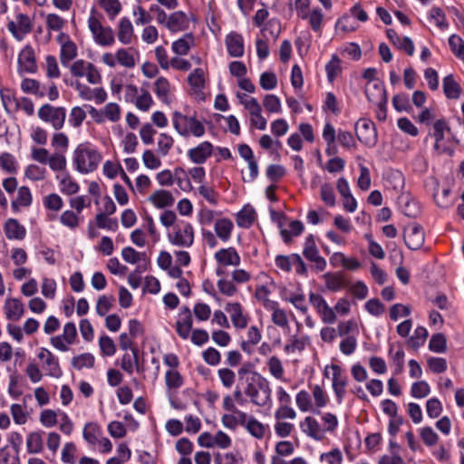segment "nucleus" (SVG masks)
Returning a JSON list of instances; mask_svg holds the SVG:
<instances>
[{
    "mask_svg": "<svg viewBox=\"0 0 464 464\" xmlns=\"http://www.w3.org/2000/svg\"><path fill=\"white\" fill-rule=\"evenodd\" d=\"M245 394L249 397L253 404L265 406L270 400L271 389L266 379L255 373L250 380H247Z\"/></svg>",
    "mask_w": 464,
    "mask_h": 464,
    "instance_id": "nucleus-1",
    "label": "nucleus"
},
{
    "mask_svg": "<svg viewBox=\"0 0 464 464\" xmlns=\"http://www.w3.org/2000/svg\"><path fill=\"white\" fill-rule=\"evenodd\" d=\"M101 153L90 147L80 145L74 151L73 162L81 173H90L95 170L102 161Z\"/></svg>",
    "mask_w": 464,
    "mask_h": 464,
    "instance_id": "nucleus-2",
    "label": "nucleus"
},
{
    "mask_svg": "<svg viewBox=\"0 0 464 464\" xmlns=\"http://www.w3.org/2000/svg\"><path fill=\"white\" fill-rule=\"evenodd\" d=\"M173 126L183 137L192 134L195 137H201L205 133L204 125L195 117H187L179 111L173 113Z\"/></svg>",
    "mask_w": 464,
    "mask_h": 464,
    "instance_id": "nucleus-3",
    "label": "nucleus"
},
{
    "mask_svg": "<svg viewBox=\"0 0 464 464\" xmlns=\"http://www.w3.org/2000/svg\"><path fill=\"white\" fill-rule=\"evenodd\" d=\"M194 237L192 225L185 220L178 221L168 234V238L172 245L183 248L190 247L194 243Z\"/></svg>",
    "mask_w": 464,
    "mask_h": 464,
    "instance_id": "nucleus-4",
    "label": "nucleus"
},
{
    "mask_svg": "<svg viewBox=\"0 0 464 464\" xmlns=\"http://www.w3.org/2000/svg\"><path fill=\"white\" fill-rule=\"evenodd\" d=\"M88 27L92 32L96 44L102 46H111L115 42L113 30L109 26H103L100 17L92 10L88 19Z\"/></svg>",
    "mask_w": 464,
    "mask_h": 464,
    "instance_id": "nucleus-5",
    "label": "nucleus"
},
{
    "mask_svg": "<svg viewBox=\"0 0 464 464\" xmlns=\"http://www.w3.org/2000/svg\"><path fill=\"white\" fill-rule=\"evenodd\" d=\"M37 115L41 121L51 124L55 130H59L64 125L66 110L63 107H54L45 103L39 108Z\"/></svg>",
    "mask_w": 464,
    "mask_h": 464,
    "instance_id": "nucleus-6",
    "label": "nucleus"
},
{
    "mask_svg": "<svg viewBox=\"0 0 464 464\" xmlns=\"http://www.w3.org/2000/svg\"><path fill=\"white\" fill-rule=\"evenodd\" d=\"M328 368L332 370V386L336 396V401L341 404L346 393V386L348 384V378L345 375L343 370L338 364H332L330 367H326L324 370V375L328 376Z\"/></svg>",
    "mask_w": 464,
    "mask_h": 464,
    "instance_id": "nucleus-7",
    "label": "nucleus"
},
{
    "mask_svg": "<svg viewBox=\"0 0 464 464\" xmlns=\"http://www.w3.org/2000/svg\"><path fill=\"white\" fill-rule=\"evenodd\" d=\"M309 301L324 324H334L336 320L334 309L330 307L325 299L319 294L311 292Z\"/></svg>",
    "mask_w": 464,
    "mask_h": 464,
    "instance_id": "nucleus-8",
    "label": "nucleus"
},
{
    "mask_svg": "<svg viewBox=\"0 0 464 464\" xmlns=\"http://www.w3.org/2000/svg\"><path fill=\"white\" fill-rule=\"evenodd\" d=\"M357 139L367 146H373L377 140V133L374 123L370 120L360 119L355 123Z\"/></svg>",
    "mask_w": 464,
    "mask_h": 464,
    "instance_id": "nucleus-9",
    "label": "nucleus"
},
{
    "mask_svg": "<svg viewBox=\"0 0 464 464\" xmlns=\"http://www.w3.org/2000/svg\"><path fill=\"white\" fill-rule=\"evenodd\" d=\"M403 237L406 246L410 249L418 250L425 241L423 227L419 224H412L404 229Z\"/></svg>",
    "mask_w": 464,
    "mask_h": 464,
    "instance_id": "nucleus-10",
    "label": "nucleus"
},
{
    "mask_svg": "<svg viewBox=\"0 0 464 464\" xmlns=\"http://www.w3.org/2000/svg\"><path fill=\"white\" fill-rule=\"evenodd\" d=\"M215 259L219 266H237L240 265L241 258L234 247L221 248L215 254ZM217 274L218 276L224 274L221 267H218Z\"/></svg>",
    "mask_w": 464,
    "mask_h": 464,
    "instance_id": "nucleus-11",
    "label": "nucleus"
},
{
    "mask_svg": "<svg viewBox=\"0 0 464 464\" xmlns=\"http://www.w3.org/2000/svg\"><path fill=\"white\" fill-rule=\"evenodd\" d=\"M303 255L307 260L314 264V267L317 271H324L326 268V261L319 255V251L312 235L305 238Z\"/></svg>",
    "mask_w": 464,
    "mask_h": 464,
    "instance_id": "nucleus-12",
    "label": "nucleus"
},
{
    "mask_svg": "<svg viewBox=\"0 0 464 464\" xmlns=\"http://www.w3.org/2000/svg\"><path fill=\"white\" fill-rule=\"evenodd\" d=\"M7 29L16 40L21 41L24 36L32 30L29 16L24 14H18L15 17V21H10L7 24Z\"/></svg>",
    "mask_w": 464,
    "mask_h": 464,
    "instance_id": "nucleus-13",
    "label": "nucleus"
},
{
    "mask_svg": "<svg viewBox=\"0 0 464 464\" xmlns=\"http://www.w3.org/2000/svg\"><path fill=\"white\" fill-rule=\"evenodd\" d=\"M227 51L231 57L240 58L245 53V42L241 34L230 32L225 37Z\"/></svg>",
    "mask_w": 464,
    "mask_h": 464,
    "instance_id": "nucleus-14",
    "label": "nucleus"
},
{
    "mask_svg": "<svg viewBox=\"0 0 464 464\" xmlns=\"http://www.w3.org/2000/svg\"><path fill=\"white\" fill-rule=\"evenodd\" d=\"M37 357L44 361V367L47 371V374L53 378H59L62 376L63 372L61 370L59 361L49 350L46 348H41Z\"/></svg>",
    "mask_w": 464,
    "mask_h": 464,
    "instance_id": "nucleus-15",
    "label": "nucleus"
},
{
    "mask_svg": "<svg viewBox=\"0 0 464 464\" xmlns=\"http://www.w3.org/2000/svg\"><path fill=\"white\" fill-rule=\"evenodd\" d=\"M3 310L7 320L17 322L24 314V305L20 299L8 297L5 301Z\"/></svg>",
    "mask_w": 464,
    "mask_h": 464,
    "instance_id": "nucleus-16",
    "label": "nucleus"
},
{
    "mask_svg": "<svg viewBox=\"0 0 464 464\" xmlns=\"http://www.w3.org/2000/svg\"><path fill=\"white\" fill-rule=\"evenodd\" d=\"M192 314L188 307L185 306L180 310L176 322V331L182 339L188 338L192 329Z\"/></svg>",
    "mask_w": 464,
    "mask_h": 464,
    "instance_id": "nucleus-17",
    "label": "nucleus"
},
{
    "mask_svg": "<svg viewBox=\"0 0 464 464\" xmlns=\"http://www.w3.org/2000/svg\"><path fill=\"white\" fill-rule=\"evenodd\" d=\"M19 69L22 72L34 73L37 70L35 54L34 49L30 45L24 46L19 53L18 57Z\"/></svg>",
    "mask_w": 464,
    "mask_h": 464,
    "instance_id": "nucleus-18",
    "label": "nucleus"
},
{
    "mask_svg": "<svg viewBox=\"0 0 464 464\" xmlns=\"http://www.w3.org/2000/svg\"><path fill=\"white\" fill-rule=\"evenodd\" d=\"M226 311L229 314L232 324L237 329H244L248 324V316L243 313L239 303H230L226 306Z\"/></svg>",
    "mask_w": 464,
    "mask_h": 464,
    "instance_id": "nucleus-19",
    "label": "nucleus"
},
{
    "mask_svg": "<svg viewBox=\"0 0 464 464\" xmlns=\"http://www.w3.org/2000/svg\"><path fill=\"white\" fill-rule=\"evenodd\" d=\"M213 152V145L208 141H204L197 147L188 151V156L195 164L204 163Z\"/></svg>",
    "mask_w": 464,
    "mask_h": 464,
    "instance_id": "nucleus-20",
    "label": "nucleus"
},
{
    "mask_svg": "<svg viewBox=\"0 0 464 464\" xmlns=\"http://www.w3.org/2000/svg\"><path fill=\"white\" fill-rule=\"evenodd\" d=\"M139 53L134 48H120L116 51L117 64L126 68L133 69L137 63Z\"/></svg>",
    "mask_w": 464,
    "mask_h": 464,
    "instance_id": "nucleus-21",
    "label": "nucleus"
},
{
    "mask_svg": "<svg viewBox=\"0 0 464 464\" xmlns=\"http://www.w3.org/2000/svg\"><path fill=\"white\" fill-rule=\"evenodd\" d=\"M365 93L369 102L376 103H387L388 97L384 86L379 82L368 83L365 87Z\"/></svg>",
    "mask_w": 464,
    "mask_h": 464,
    "instance_id": "nucleus-22",
    "label": "nucleus"
},
{
    "mask_svg": "<svg viewBox=\"0 0 464 464\" xmlns=\"http://www.w3.org/2000/svg\"><path fill=\"white\" fill-rule=\"evenodd\" d=\"M58 41L62 44L61 46V62L63 64L74 59L77 55V46L71 41L67 35L61 34L58 36Z\"/></svg>",
    "mask_w": 464,
    "mask_h": 464,
    "instance_id": "nucleus-23",
    "label": "nucleus"
},
{
    "mask_svg": "<svg viewBox=\"0 0 464 464\" xmlns=\"http://www.w3.org/2000/svg\"><path fill=\"white\" fill-rule=\"evenodd\" d=\"M166 27L172 33L184 31L188 27V18L182 11L174 12L169 16Z\"/></svg>",
    "mask_w": 464,
    "mask_h": 464,
    "instance_id": "nucleus-24",
    "label": "nucleus"
},
{
    "mask_svg": "<svg viewBox=\"0 0 464 464\" xmlns=\"http://www.w3.org/2000/svg\"><path fill=\"white\" fill-rule=\"evenodd\" d=\"M2 101H3L4 107L7 111H9V107L12 105V102H14L15 109L22 110L28 116L33 115L34 112V103L28 98H23L18 101V100L12 98L9 95L2 94Z\"/></svg>",
    "mask_w": 464,
    "mask_h": 464,
    "instance_id": "nucleus-25",
    "label": "nucleus"
},
{
    "mask_svg": "<svg viewBox=\"0 0 464 464\" xmlns=\"http://www.w3.org/2000/svg\"><path fill=\"white\" fill-rule=\"evenodd\" d=\"M138 349L131 348V353H124L121 359V368L129 374H131L136 369L137 372H142V367L139 361Z\"/></svg>",
    "mask_w": 464,
    "mask_h": 464,
    "instance_id": "nucleus-26",
    "label": "nucleus"
},
{
    "mask_svg": "<svg viewBox=\"0 0 464 464\" xmlns=\"http://www.w3.org/2000/svg\"><path fill=\"white\" fill-rule=\"evenodd\" d=\"M149 201L158 208H165L174 204V197L171 192L164 189L154 191L150 197Z\"/></svg>",
    "mask_w": 464,
    "mask_h": 464,
    "instance_id": "nucleus-27",
    "label": "nucleus"
},
{
    "mask_svg": "<svg viewBox=\"0 0 464 464\" xmlns=\"http://www.w3.org/2000/svg\"><path fill=\"white\" fill-rule=\"evenodd\" d=\"M5 233L8 239L22 240L24 238L26 230L18 220L9 218L5 223Z\"/></svg>",
    "mask_w": 464,
    "mask_h": 464,
    "instance_id": "nucleus-28",
    "label": "nucleus"
},
{
    "mask_svg": "<svg viewBox=\"0 0 464 464\" xmlns=\"http://www.w3.org/2000/svg\"><path fill=\"white\" fill-rule=\"evenodd\" d=\"M118 40L122 44H131L134 38V30L132 24L128 18H121L119 22L118 32H117Z\"/></svg>",
    "mask_w": 464,
    "mask_h": 464,
    "instance_id": "nucleus-29",
    "label": "nucleus"
},
{
    "mask_svg": "<svg viewBox=\"0 0 464 464\" xmlns=\"http://www.w3.org/2000/svg\"><path fill=\"white\" fill-rule=\"evenodd\" d=\"M233 228V222L226 218L216 220L214 225L216 236L223 242H227L230 239Z\"/></svg>",
    "mask_w": 464,
    "mask_h": 464,
    "instance_id": "nucleus-30",
    "label": "nucleus"
},
{
    "mask_svg": "<svg viewBox=\"0 0 464 464\" xmlns=\"http://www.w3.org/2000/svg\"><path fill=\"white\" fill-rule=\"evenodd\" d=\"M194 45L195 38L193 34H186L183 37L172 43L171 49L177 55H187Z\"/></svg>",
    "mask_w": 464,
    "mask_h": 464,
    "instance_id": "nucleus-31",
    "label": "nucleus"
},
{
    "mask_svg": "<svg viewBox=\"0 0 464 464\" xmlns=\"http://www.w3.org/2000/svg\"><path fill=\"white\" fill-rule=\"evenodd\" d=\"M33 201V197L29 188L23 186L20 187L17 190V196L14 200L12 201V208L14 211L17 212L21 208H28L31 206Z\"/></svg>",
    "mask_w": 464,
    "mask_h": 464,
    "instance_id": "nucleus-32",
    "label": "nucleus"
},
{
    "mask_svg": "<svg viewBox=\"0 0 464 464\" xmlns=\"http://www.w3.org/2000/svg\"><path fill=\"white\" fill-rule=\"evenodd\" d=\"M303 430L310 437L315 440H321L324 437V431L318 421L313 417H306L301 424Z\"/></svg>",
    "mask_w": 464,
    "mask_h": 464,
    "instance_id": "nucleus-33",
    "label": "nucleus"
},
{
    "mask_svg": "<svg viewBox=\"0 0 464 464\" xmlns=\"http://www.w3.org/2000/svg\"><path fill=\"white\" fill-rule=\"evenodd\" d=\"M84 440L91 445L96 446L102 437V430L99 425L94 422H89L84 426L82 432Z\"/></svg>",
    "mask_w": 464,
    "mask_h": 464,
    "instance_id": "nucleus-34",
    "label": "nucleus"
},
{
    "mask_svg": "<svg viewBox=\"0 0 464 464\" xmlns=\"http://www.w3.org/2000/svg\"><path fill=\"white\" fill-rule=\"evenodd\" d=\"M443 92L448 99L459 98L462 89L451 74L443 79Z\"/></svg>",
    "mask_w": 464,
    "mask_h": 464,
    "instance_id": "nucleus-35",
    "label": "nucleus"
},
{
    "mask_svg": "<svg viewBox=\"0 0 464 464\" xmlns=\"http://www.w3.org/2000/svg\"><path fill=\"white\" fill-rule=\"evenodd\" d=\"M60 182V189L65 195H74L79 189V184L70 176V174L65 173L63 175H59L56 177Z\"/></svg>",
    "mask_w": 464,
    "mask_h": 464,
    "instance_id": "nucleus-36",
    "label": "nucleus"
},
{
    "mask_svg": "<svg viewBox=\"0 0 464 464\" xmlns=\"http://www.w3.org/2000/svg\"><path fill=\"white\" fill-rule=\"evenodd\" d=\"M245 429L251 436L257 440H263L267 431V426L253 416L249 417V422Z\"/></svg>",
    "mask_w": 464,
    "mask_h": 464,
    "instance_id": "nucleus-37",
    "label": "nucleus"
},
{
    "mask_svg": "<svg viewBox=\"0 0 464 464\" xmlns=\"http://www.w3.org/2000/svg\"><path fill=\"white\" fill-rule=\"evenodd\" d=\"M324 279L327 289L333 292H337L345 285L343 276L339 273H326Z\"/></svg>",
    "mask_w": 464,
    "mask_h": 464,
    "instance_id": "nucleus-38",
    "label": "nucleus"
},
{
    "mask_svg": "<svg viewBox=\"0 0 464 464\" xmlns=\"http://www.w3.org/2000/svg\"><path fill=\"white\" fill-rule=\"evenodd\" d=\"M267 310L272 311L271 320L276 325L283 329L289 328L286 312L279 307L278 303L275 304L273 308H268Z\"/></svg>",
    "mask_w": 464,
    "mask_h": 464,
    "instance_id": "nucleus-39",
    "label": "nucleus"
},
{
    "mask_svg": "<svg viewBox=\"0 0 464 464\" xmlns=\"http://www.w3.org/2000/svg\"><path fill=\"white\" fill-rule=\"evenodd\" d=\"M256 212L250 206L244 207L237 215V224L240 227H249L255 220Z\"/></svg>",
    "mask_w": 464,
    "mask_h": 464,
    "instance_id": "nucleus-40",
    "label": "nucleus"
},
{
    "mask_svg": "<svg viewBox=\"0 0 464 464\" xmlns=\"http://www.w3.org/2000/svg\"><path fill=\"white\" fill-rule=\"evenodd\" d=\"M26 447L29 453L36 454L44 449L43 438L40 432H31L26 440Z\"/></svg>",
    "mask_w": 464,
    "mask_h": 464,
    "instance_id": "nucleus-41",
    "label": "nucleus"
},
{
    "mask_svg": "<svg viewBox=\"0 0 464 464\" xmlns=\"http://www.w3.org/2000/svg\"><path fill=\"white\" fill-rule=\"evenodd\" d=\"M427 337L428 331L426 330V328L422 326H418L415 329L413 335L408 339L407 344L409 347L418 349L424 344Z\"/></svg>",
    "mask_w": 464,
    "mask_h": 464,
    "instance_id": "nucleus-42",
    "label": "nucleus"
},
{
    "mask_svg": "<svg viewBox=\"0 0 464 464\" xmlns=\"http://www.w3.org/2000/svg\"><path fill=\"white\" fill-rule=\"evenodd\" d=\"M188 82L195 91H200L205 86V72L202 68H196L188 76Z\"/></svg>",
    "mask_w": 464,
    "mask_h": 464,
    "instance_id": "nucleus-43",
    "label": "nucleus"
},
{
    "mask_svg": "<svg viewBox=\"0 0 464 464\" xmlns=\"http://www.w3.org/2000/svg\"><path fill=\"white\" fill-rule=\"evenodd\" d=\"M165 383L169 390H178L183 385V377L177 370H169L165 374Z\"/></svg>",
    "mask_w": 464,
    "mask_h": 464,
    "instance_id": "nucleus-44",
    "label": "nucleus"
},
{
    "mask_svg": "<svg viewBox=\"0 0 464 464\" xmlns=\"http://www.w3.org/2000/svg\"><path fill=\"white\" fill-rule=\"evenodd\" d=\"M155 92L159 99L163 102H169L170 84L164 77H160L155 82Z\"/></svg>",
    "mask_w": 464,
    "mask_h": 464,
    "instance_id": "nucleus-45",
    "label": "nucleus"
},
{
    "mask_svg": "<svg viewBox=\"0 0 464 464\" xmlns=\"http://www.w3.org/2000/svg\"><path fill=\"white\" fill-rule=\"evenodd\" d=\"M21 89L25 93H32L38 97H44L45 95V92L40 88L39 82L34 79H24L21 82Z\"/></svg>",
    "mask_w": 464,
    "mask_h": 464,
    "instance_id": "nucleus-46",
    "label": "nucleus"
},
{
    "mask_svg": "<svg viewBox=\"0 0 464 464\" xmlns=\"http://www.w3.org/2000/svg\"><path fill=\"white\" fill-rule=\"evenodd\" d=\"M79 215L80 214L73 212L72 210H65L64 212L62 213L60 217V221L63 226L71 229H75L76 227H78L82 220V218Z\"/></svg>",
    "mask_w": 464,
    "mask_h": 464,
    "instance_id": "nucleus-47",
    "label": "nucleus"
},
{
    "mask_svg": "<svg viewBox=\"0 0 464 464\" xmlns=\"http://www.w3.org/2000/svg\"><path fill=\"white\" fill-rule=\"evenodd\" d=\"M306 345V338H299L297 335H293L289 338L287 343L284 347L286 353H295L302 352Z\"/></svg>",
    "mask_w": 464,
    "mask_h": 464,
    "instance_id": "nucleus-48",
    "label": "nucleus"
},
{
    "mask_svg": "<svg viewBox=\"0 0 464 464\" xmlns=\"http://www.w3.org/2000/svg\"><path fill=\"white\" fill-rule=\"evenodd\" d=\"M429 348L430 351H432L434 353L446 352V350H447L446 336L441 333L433 334L430 340Z\"/></svg>",
    "mask_w": 464,
    "mask_h": 464,
    "instance_id": "nucleus-49",
    "label": "nucleus"
},
{
    "mask_svg": "<svg viewBox=\"0 0 464 464\" xmlns=\"http://www.w3.org/2000/svg\"><path fill=\"white\" fill-rule=\"evenodd\" d=\"M398 350L393 353L395 343L390 345L389 353L392 356L393 363L396 365V373H401L404 366V351L401 344H397Z\"/></svg>",
    "mask_w": 464,
    "mask_h": 464,
    "instance_id": "nucleus-50",
    "label": "nucleus"
},
{
    "mask_svg": "<svg viewBox=\"0 0 464 464\" xmlns=\"http://www.w3.org/2000/svg\"><path fill=\"white\" fill-rule=\"evenodd\" d=\"M304 230V225L302 222L298 220H294L289 224L288 229H282L281 236L285 243H289L291 241V237L299 236Z\"/></svg>",
    "mask_w": 464,
    "mask_h": 464,
    "instance_id": "nucleus-51",
    "label": "nucleus"
},
{
    "mask_svg": "<svg viewBox=\"0 0 464 464\" xmlns=\"http://www.w3.org/2000/svg\"><path fill=\"white\" fill-rule=\"evenodd\" d=\"M270 291L265 285H258L255 292V297L263 304L266 309L273 308L277 302L269 299Z\"/></svg>",
    "mask_w": 464,
    "mask_h": 464,
    "instance_id": "nucleus-52",
    "label": "nucleus"
},
{
    "mask_svg": "<svg viewBox=\"0 0 464 464\" xmlns=\"http://www.w3.org/2000/svg\"><path fill=\"white\" fill-rule=\"evenodd\" d=\"M93 364L94 357L88 353L74 356L72 359V365L77 370H82L83 367L92 368Z\"/></svg>",
    "mask_w": 464,
    "mask_h": 464,
    "instance_id": "nucleus-53",
    "label": "nucleus"
},
{
    "mask_svg": "<svg viewBox=\"0 0 464 464\" xmlns=\"http://www.w3.org/2000/svg\"><path fill=\"white\" fill-rule=\"evenodd\" d=\"M266 365L268 367V371L271 373L272 376H274L276 379H282L284 376V367L281 360L277 356H271Z\"/></svg>",
    "mask_w": 464,
    "mask_h": 464,
    "instance_id": "nucleus-54",
    "label": "nucleus"
},
{
    "mask_svg": "<svg viewBox=\"0 0 464 464\" xmlns=\"http://www.w3.org/2000/svg\"><path fill=\"white\" fill-rule=\"evenodd\" d=\"M51 145L54 150L64 153L69 147V139L63 132H54L52 136Z\"/></svg>",
    "mask_w": 464,
    "mask_h": 464,
    "instance_id": "nucleus-55",
    "label": "nucleus"
},
{
    "mask_svg": "<svg viewBox=\"0 0 464 464\" xmlns=\"http://www.w3.org/2000/svg\"><path fill=\"white\" fill-rule=\"evenodd\" d=\"M123 260L130 264H137L141 260H145L146 254L140 253L130 246L124 247L121 251Z\"/></svg>",
    "mask_w": 464,
    "mask_h": 464,
    "instance_id": "nucleus-56",
    "label": "nucleus"
},
{
    "mask_svg": "<svg viewBox=\"0 0 464 464\" xmlns=\"http://www.w3.org/2000/svg\"><path fill=\"white\" fill-rule=\"evenodd\" d=\"M47 163L52 170L62 171L65 169L67 161L63 153H53L50 155Z\"/></svg>",
    "mask_w": 464,
    "mask_h": 464,
    "instance_id": "nucleus-57",
    "label": "nucleus"
},
{
    "mask_svg": "<svg viewBox=\"0 0 464 464\" xmlns=\"http://www.w3.org/2000/svg\"><path fill=\"white\" fill-rule=\"evenodd\" d=\"M0 167L8 173H15L17 164L14 157L7 152L0 155Z\"/></svg>",
    "mask_w": 464,
    "mask_h": 464,
    "instance_id": "nucleus-58",
    "label": "nucleus"
},
{
    "mask_svg": "<svg viewBox=\"0 0 464 464\" xmlns=\"http://www.w3.org/2000/svg\"><path fill=\"white\" fill-rule=\"evenodd\" d=\"M218 376L222 385L227 389H230L236 382V374L229 368L219 369L218 371Z\"/></svg>",
    "mask_w": 464,
    "mask_h": 464,
    "instance_id": "nucleus-59",
    "label": "nucleus"
},
{
    "mask_svg": "<svg viewBox=\"0 0 464 464\" xmlns=\"http://www.w3.org/2000/svg\"><path fill=\"white\" fill-rule=\"evenodd\" d=\"M99 4L111 19H113L121 9L119 0H100Z\"/></svg>",
    "mask_w": 464,
    "mask_h": 464,
    "instance_id": "nucleus-60",
    "label": "nucleus"
},
{
    "mask_svg": "<svg viewBox=\"0 0 464 464\" xmlns=\"http://www.w3.org/2000/svg\"><path fill=\"white\" fill-rule=\"evenodd\" d=\"M321 199L329 207L335 205V196L333 187L329 183H324L320 188Z\"/></svg>",
    "mask_w": 464,
    "mask_h": 464,
    "instance_id": "nucleus-61",
    "label": "nucleus"
},
{
    "mask_svg": "<svg viewBox=\"0 0 464 464\" xmlns=\"http://www.w3.org/2000/svg\"><path fill=\"white\" fill-rule=\"evenodd\" d=\"M24 175L33 181L43 180L45 178V169L37 165L31 164L26 167Z\"/></svg>",
    "mask_w": 464,
    "mask_h": 464,
    "instance_id": "nucleus-62",
    "label": "nucleus"
},
{
    "mask_svg": "<svg viewBox=\"0 0 464 464\" xmlns=\"http://www.w3.org/2000/svg\"><path fill=\"white\" fill-rule=\"evenodd\" d=\"M152 103L153 100L150 93L147 90H141L140 94L137 96L135 102L136 107L143 111H147L150 110Z\"/></svg>",
    "mask_w": 464,
    "mask_h": 464,
    "instance_id": "nucleus-63",
    "label": "nucleus"
},
{
    "mask_svg": "<svg viewBox=\"0 0 464 464\" xmlns=\"http://www.w3.org/2000/svg\"><path fill=\"white\" fill-rule=\"evenodd\" d=\"M0 464H20L18 450L15 454H12L8 447L0 449Z\"/></svg>",
    "mask_w": 464,
    "mask_h": 464,
    "instance_id": "nucleus-64",
    "label": "nucleus"
}]
</instances>
